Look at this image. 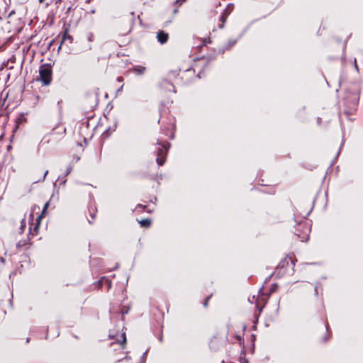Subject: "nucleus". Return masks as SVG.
Returning <instances> with one entry per match:
<instances>
[{
  "instance_id": "nucleus-15",
  "label": "nucleus",
  "mask_w": 363,
  "mask_h": 363,
  "mask_svg": "<svg viewBox=\"0 0 363 363\" xmlns=\"http://www.w3.org/2000/svg\"><path fill=\"white\" fill-rule=\"evenodd\" d=\"M129 311V308H126L125 311H122V315L123 316L125 314H127Z\"/></svg>"
},
{
  "instance_id": "nucleus-2",
  "label": "nucleus",
  "mask_w": 363,
  "mask_h": 363,
  "mask_svg": "<svg viewBox=\"0 0 363 363\" xmlns=\"http://www.w3.org/2000/svg\"><path fill=\"white\" fill-rule=\"evenodd\" d=\"M52 67L44 64L39 68V80L45 85H49L52 82Z\"/></svg>"
},
{
  "instance_id": "nucleus-18",
  "label": "nucleus",
  "mask_w": 363,
  "mask_h": 363,
  "mask_svg": "<svg viewBox=\"0 0 363 363\" xmlns=\"http://www.w3.org/2000/svg\"><path fill=\"white\" fill-rule=\"evenodd\" d=\"M354 68L356 69L357 71L359 70L356 59H354Z\"/></svg>"
},
{
  "instance_id": "nucleus-19",
  "label": "nucleus",
  "mask_w": 363,
  "mask_h": 363,
  "mask_svg": "<svg viewBox=\"0 0 363 363\" xmlns=\"http://www.w3.org/2000/svg\"><path fill=\"white\" fill-rule=\"evenodd\" d=\"M117 81L119 82H122L123 81V78L122 77H118L117 78Z\"/></svg>"
},
{
  "instance_id": "nucleus-20",
  "label": "nucleus",
  "mask_w": 363,
  "mask_h": 363,
  "mask_svg": "<svg viewBox=\"0 0 363 363\" xmlns=\"http://www.w3.org/2000/svg\"><path fill=\"white\" fill-rule=\"evenodd\" d=\"M221 20L223 21V23H224L225 20L223 18V16H221ZM219 27H220V28H223V23H222Z\"/></svg>"
},
{
  "instance_id": "nucleus-24",
  "label": "nucleus",
  "mask_w": 363,
  "mask_h": 363,
  "mask_svg": "<svg viewBox=\"0 0 363 363\" xmlns=\"http://www.w3.org/2000/svg\"><path fill=\"white\" fill-rule=\"evenodd\" d=\"M45 0H38L39 3L40 4H43L45 2Z\"/></svg>"
},
{
  "instance_id": "nucleus-13",
  "label": "nucleus",
  "mask_w": 363,
  "mask_h": 363,
  "mask_svg": "<svg viewBox=\"0 0 363 363\" xmlns=\"http://www.w3.org/2000/svg\"><path fill=\"white\" fill-rule=\"evenodd\" d=\"M211 298V296H208V297H206V300H205V302H204V306L206 307L207 305H208V300Z\"/></svg>"
},
{
  "instance_id": "nucleus-7",
  "label": "nucleus",
  "mask_w": 363,
  "mask_h": 363,
  "mask_svg": "<svg viewBox=\"0 0 363 363\" xmlns=\"http://www.w3.org/2000/svg\"><path fill=\"white\" fill-rule=\"evenodd\" d=\"M146 68L143 66H135L133 68V72L139 75L143 74Z\"/></svg>"
},
{
  "instance_id": "nucleus-17",
  "label": "nucleus",
  "mask_w": 363,
  "mask_h": 363,
  "mask_svg": "<svg viewBox=\"0 0 363 363\" xmlns=\"http://www.w3.org/2000/svg\"><path fill=\"white\" fill-rule=\"evenodd\" d=\"M185 0H176V4L181 5Z\"/></svg>"
},
{
  "instance_id": "nucleus-8",
  "label": "nucleus",
  "mask_w": 363,
  "mask_h": 363,
  "mask_svg": "<svg viewBox=\"0 0 363 363\" xmlns=\"http://www.w3.org/2000/svg\"><path fill=\"white\" fill-rule=\"evenodd\" d=\"M141 227L148 228L151 224V220L150 219H143L139 221Z\"/></svg>"
},
{
  "instance_id": "nucleus-27",
  "label": "nucleus",
  "mask_w": 363,
  "mask_h": 363,
  "mask_svg": "<svg viewBox=\"0 0 363 363\" xmlns=\"http://www.w3.org/2000/svg\"><path fill=\"white\" fill-rule=\"evenodd\" d=\"M315 294H318L317 287L315 288Z\"/></svg>"
},
{
  "instance_id": "nucleus-4",
  "label": "nucleus",
  "mask_w": 363,
  "mask_h": 363,
  "mask_svg": "<svg viewBox=\"0 0 363 363\" xmlns=\"http://www.w3.org/2000/svg\"><path fill=\"white\" fill-rule=\"evenodd\" d=\"M168 33H165L164 30H159L157 33V39L160 44L166 43L168 40Z\"/></svg>"
},
{
  "instance_id": "nucleus-11",
  "label": "nucleus",
  "mask_w": 363,
  "mask_h": 363,
  "mask_svg": "<svg viewBox=\"0 0 363 363\" xmlns=\"http://www.w3.org/2000/svg\"><path fill=\"white\" fill-rule=\"evenodd\" d=\"M285 263L288 264L289 262L287 260V259H285L284 260L281 261L279 264V267H283L285 264Z\"/></svg>"
},
{
  "instance_id": "nucleus-5",
  "label": "nucleus",
  "mask_w": 363,
  "mask_h": 363,
  "mask_svg": "<svg viewBox=\"0 0 363 363\" xmlns=\"http://www.w3.org/2000/svg\"><path fill=\"white\" fill-rule=\"evenodd\" d=\"M161 86L165 91L175 92L174 85L167 79H163L162 81Z\"/></svg>"
},
{
  "instance_id": "nucleus-30",
  "label": "nucleus",
  "mask_w": 363,
  "mask_h": 363,
  "mask_svg": "<svg viewBox=\"0 0 363 363\" xmlns=\"http://www.w3.org/2000/svg\"><path fill=\"white\" fill-rule=\"evenodd\" d=\"M222 363H225L224 361H223Z\"/></svg>"
},
{
  "instance_id": "nucleus-22",
  "label": "nucleus",
  "mask_w": 363,
  "mask_h": 363,
  "mask_svg": "<svg viewBox=\"0 0 363 363\" xmlns=\"http://www.w3.org/2000/svg\"><path fill=\"white\" fill-rule=\"evenodd\" d=\"M48 174V171L47 170V171H45V174H44V175H43V180H44V179H45V177H46V176H47V174Z\"/></svg>"
},
{
  "instance_id": "nucleus-26",
  "label": "nucleus",
  "mask_w": 363,
  "mask_h": 363,
  "mask_svg": "<svg viewBox=\"0 0 363 363\" xmlns=\"http://www.w3.org/2000/svg\"><path fill=\"white\" fill-rule=\"evenodd\" d=\"M289 259H290V260H291V262H292L293 265H294V261H293L292 258H291V257H290V258H289Z\"/></svg>"
},
{
  "instance_id": "nucleus-28",
  "label": "nucleus",
  "mask_w": 363,
  "mask_h": 363,
  "mask_svg": "<svg viewBox=\"0 0 363 363\" xmlns=\"http://www.w3.org/2000/svg\"><path fill=\"white\" fill-rule=\"evenodd\" d=\"M160 341H161V342L162 341V336L160 337Z\"/></svg>"
},
{
  "instance_id": "nucleus-12",
  "label": "nucleus",
  "mask_w": 363,
  "mask_h": 363,
  "mask_svg": "<svg viewBox=\"0 0 363 363\" xmlns=\"http://www.w3.org/2000/svg\"><path fill=\"white\" fill-rule=\"evenodd\" d=\"M49 206V202H46L44 205V207H43V211H42V214H44L48 208V207Z\"/></svg>"
},
{
  "instance_id": "nucleus-3",
  "label": "nucleus",
  "mask_w": 363,
  "mask_h": 363,
  "mask_svg": "<svg viewBox=\"0 0 363 363\" xmlns=\"http://www.w3.org/2000/svg\"><path fill=\"white\" fill-rule=\"evenodd\" d=\"M310 227L306 221L299 223L296 228L295 234L302 242H306L308 240Z\"/></svg>"
},
{
  "instance_id": "nucleus-10",
  "label": "nucleus",
  "mask_w": 363,
  "mask_h": 363,
  "mask_svg": "<svg viewBox=\"0 0 363 363\" xmlns=\"http://www.w3.org/2000/svg\"><path fill=\"white\" fill-rule=\"evenodd\" d=\"M72 167L71 165L68 166L66 169L65 177L67 176L72 172Z\"/></svg>"
},
{
  "instance_id": "nucleus-6",
  "label": "nucleus",
  "mask_w": 363,
  "mask_h": 363,
  "mask_svg": "<svg viewBox=\"0 0 363 363\" xmlns=\"http://www.w3.org/2000/svg\"><path fill=\"white\" fill-rule=\"evenodd\" d=\"M67 40H69V42L70 43H72V37L71 35H69L67 32H65V33L63 34L62 35V41H61V43H60V45L59 46L58 48V50H60L61 49V47H62V43H64L65 41Z\"/></svg>"
},
{
  "instance_id": "nucleus-14",
  "label": "nucleus",
  "mask_w": 363,
  "mask_h": 363,
  "mask_svg": "<svg viewBox=\"0 0 363 363\" xmlns=\"http://www.w3.org/2000/svg\"><path fill=\"white\" fill-rule=\"evenodd\" d=\"M25 227H26V223L23 220L21 222V229L22 231L24 230Z\"/></svg>"
},
{
  "instance_id": "nucleus-21",
  "label": "nucleus",
  "mask_w": 363,
  "mask_h": 363,
  "mask_svg": "<svg viewBox=\"0 0 363 363\" xmlns=\"http://www.w3.org/2000/svg\"><path fill=\"white\" fill-rule=\"evenodd\" d=\"M122 337H123V342H125L126 341L125 334L123 333Z\"/></svg>"
},
{
  "instance_id": "nucleus-9",
  "label": "nucleus",
  "mask_w": 363,
  "mask_h": 363,
  "mask_svg": "<svg viewBox=\"0 0 363 363\" xmlns=\"http://www.w3.org/2000/svg\"><path fill=\"white\" fill-rule=\"evenodd\" d=\"M50 141V139L47 136L44 137L39 143V146H44L45 144H48Z\"/></svg>"
},
{
  "instance_id": "nucleus-16",
  "label": "nucleus",
  "mask_w": 363,
  "mask_h": 363,
  "mask_svg": "<svg viewBox=\"0 0 363 363\" xmlns=\"http://www.w3.org/2000/svg\"><path fill=\"white\" fill-rule=\"evenodd\" d=\"M141 208L143 209H145V206H143L142 204H138L137 206H136V208Z\"/></svg>"
},
{
  "instance_id": "nucleus-1",
  "label": "nucleus",
  "mask_w": 363,
  "mask_h": 363,
  "mask_svg": "<svg viewBox=\"0 0 363 363\" xmlns=\"http://www.w3.org/2000/svg\"><path fill=\"white\" fill-rule=\"evenodd\" d=\"M157 144L159 145L156 158V162L159 166H162L166 161V156L167 155L170 144L168 142L162 143L157 140Z\"/></svg>"
},
{
  "instance_id": "nucleus-25",
  "label": "nucleus",
  "mask_w": 363,
  "mask_h": 363,
  "mask_svg": "<svg viewBox=\"0 0 363 363\" xmlns=\"http://www.w3.org/2000/svg\"><path fill=\"white\" fill-rule=\"evenodd\" d=\"M123 87V85H122L118 89V91H121L122 90Z\"/></svg>"
},
{
  "instance_id": "nucleus-23",
  "label": "nucleus",
  "mask_w": 363,
  "mask_h": 363,
  "mask_svg": "<svg viewBox=\"0 0 363 363\" xmlns=\"http://www.w3.org/2000/svg\"><path fill=\"white\" fill-rule=\"evenodd\" d=\"M229 43H230V46H233V45H235V41H233V42L230 41Z\"/></svg>"
},
{
  "instance_id": "nucleus-29",
  "label": "nucleus",
  "mask_w": 363,
  "mask_h": 363,
  "mask_svg": "<svg viewBox=\"0 0 363 363\" xmlns=\"http://www.w3.org/2000/svg\"><path fill=\"white\" fill-rule=\"evenodd\" d=\"M65 182H66V180H64V181L62 182V184H65Z\"/></svg>"
}]
</instances>
